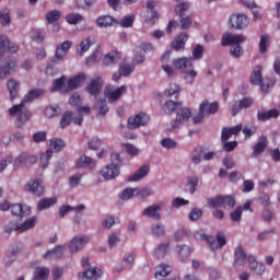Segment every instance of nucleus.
<instances>
[{
	"label": "nucleus",
	"mask_w": 280,
	"mask_h": 280,
	"mask_svg": "<svg viewBox=\"0 0 280 280\" xmlns=\"http://www.w3.org/2000/svg\"><path fill=\"white\" fill-rule=\"evenodd\" d=\"M24 189L37 198L45 195V186H43V180L39 178L28 180Z\"/></svg>",
	"instance_id": "obj_8"
},
{
	"label": "nucleus",
	"mask_w": 280,
	"mask_h": 280,
	"mask_svg": "<svg viewBox=\"0 0 280 280\" xmlns=\"http://www.w3.org/2000/svg\"><path fill=\"white\" fill-rule=\"evenodd\" d=\"M11 213L15 218L23 220V218H27V215H32V208L30 206L14 203V205H11Z\"/></svg>",
	"instance_id": "obj_13"
},
{
	"label": "nucleus",
	"mask_w": 280,
	"mask_h": 280,
	"mask_svg": "<svg viewBox=\"0 0 280 280\" xmlns=\"http://www.w3.org/2000/svg\"><path fill=\"white\" fill-rule=\"evenodd\" d=\"M119 60H121V52L112 50L104 56L103 65L104 67H115Z\"/></svg>",
	"instance_id": "obj_21"
},
{
	"label": "nucleus",
	"mask_w": 280,
	"mask_h": 280,
	"mask_svg": "<svg viewBox=\"0 0 280 280\" xmlns=\"http://www.w3.org/2000/svg\"><path fill=\"white\" fill-rule=\"evenodd\" d=\"M208 205L211 209H220L222 207V195L209 199Z\"/></svg>",
	"instance_id": "obj_60"
},
{
	"label": "nucleus",
	"mask_w": 280,
	"mask_h": 280,
	"mask_svg": "<svg viewBox=\"0 0 280 280\" xmlns=\"http://www.w3.org/2000/svg\"><path fill=\"white\" fill-rule=\"evenodd\" d=\"M261 71H264V67H261L260 65L256 66L250 75V82L252 84H255L256 86H259L262 82V78H261Z\"/></svg>",
	"instance_id": "obj_35"
},
{
	"label": "nucleus",
	"mask_w": 280,
	"mask_h": 280,
	"mask_svg": "<svg viewBox=\"0 0 280 280\" xmlns=\"http://www.w3.org/2000/svg\"><path fill=\"white\" fill-rule=\"evenodd\" d=\"M223 209H233L235 207V197L233 195L222 196Z\"/></svg>",
	"instance_id": "obj_49"
},
{
	"label": "nucleus",
	"mask_w": 280,
	"mask_h": 280,
	"mask_svg": "<svg viewBox=\"0 0 280 280\" xmlns=\"http://www.w3.org/2000/svg\"><path fill=\"white\" fill-rule=\"evenodd\" d=\"M8 54H16L19 51V46L13 43H10V39L5 35L0 36V58H3Z\"/></svg>",
	"instance_id": "obj_10"
},
{
	"label": "nucleus",
	"mask_w": 280,
	"mask_h": 280,
	"mask_svg": "<svg viewBox=\"0 0 280 280\" xmlns=\"http://www.w3.org/2000/svg\"><path fill=\"white\" fill-rule=\"evenodd\" d=\"M54 156V151L46 150L45 153L40 154V167L42 170H46V167L49 165V159Z\"/></svg>",
	"instance_id": "obj_46"
},
{
	"label": "nucleus",
	"mask_w": 280,
	"mask_h": 280,
	"mask_svg": "<svg viewBox=\"0 0 280 280\" xmlns=\"http://www.w3.org/2000/svg\"><path fill=\"white\" fill-rule=\"evenodd\" d=\"M119 72L126 78L128 75H130V73H132V71H135V67L130 66V63L122 61L119 66Z\"/></svg>",
	"instance_id": "obj_51"
},
{
	"label": "nucleus",
	"mask_w": 280,
	"mask_h": 280,
	"mask_svg": "<svg viewBox=\"0 0 280 280\" xmlns=\"http://www.w3.org/2000/svg\"><path fill=\"white\" fill-rule=\"evenodd\" d=\"M34 226H36V217H32L23 224L19 225V231L20 233H25V231H30V229H34Z\"/></svg>",
	"instance_id": "obj_43"
},
{
	"label": "nucleus",
	"mask_w": 280,
	"mask_h": 280,
	"mask_svg": "<svg viewBox=\"0 0 280 280\" xmlns=\"http://www.w3.org/2000/svg\"><path fill=\"white\" fill-rule=\"evenodd\" d=\"M73 121V113L72 112H65L60 119V128L65 129L71 125Z\"/></svg>",
	"instance_id": "obj_45"
},
{
	"label": "nucleus",
	"mask_w": 280,
	"mask_h": 280,
	"mask_svg": "<svg viewBox=\"0 0 280 280\" xmlns=\"http://www.w3.org/2000/svg\"><path fill=\"white\" fill-rule=\"evenodd\" d=\"M172 273V266L166 264H161L155 267V277H167Z\"/></svg>",
	"instance_id": "obj_41"
},
{
	"label": "nucleus",
	"mask_w": 280,
	"mask_h": 280,
	"mask_svg": "<svg viewBox=\"0 0 280 280\" xmlns=\"http://www.w3.org/2000/svg\"><path fill=\"white\" fill-rule=\"evenodd\" d=\"M110 164L104 166L100 174L105 178V180H113L117 178L120 174L121 165H124V160H121V155L119 153L110 154Z\"/></svg>",
	"instance_id": "obj_3"
},
{
	"label": "nucleus",
	"mask_w": 280,
	"mask_h": 280,
	"mask_svg": "<svg viewBox=\"0 0 280 280\" xmlns=\"http://www.w3.org/2000/svg\"><path fill=\"white\" fill-rule=\"evenodd\" d=\"M49 277V269L39 267L34 272V280H47Z\"/></svg>",
	"instance_id": "obj_44"
},
{
	"label": "nucleus",
	"mask_w": 280,
	"mask_h": 280,
	"mask_svg": "<svg viewBox=\"0 0 280 280\" xmlns=\"http://www.w3.org/2000/svg\"><path fill=\"white\" fill-rule=\"evenodd\" d=\"M92 45H93V40L91 39V37L83 39L80 43L79 48H78L79 56H84V54H86V51H89V49H91Z\"/></svg>",
	"instance_id": "obj_42"
},
{
	"label": "nucleus",
	"mask_w": 280,
	"mask_h": 280,
	"mask_svg": "<svg viewBox=\"0 0 280 280\" xmlns=\"http://www.w3.org/2000/svg\"><path fill=\"white\" fill-rule=\"evenodd\" d=\"M103 85L104 80L101 77H97L90 82V84L86 88V91L88 93H90V95H100Z\"/></svg>",
	"instance_id": "obj_24"
},
{
	"label": "nucleus",
	"mask_w": 280,
	"mask_h": 280,
	"mask_svg": "<svg viewBox=\"0 0 280 280\" xmlns=\"http://www.w3.org/2000/svg\"><path fill=\"white\" fill-rule=\"evenodd\" d=\"M46 93L43 89H33L31 90L23 98V101L19 105H14L9 109V114L11 117H16V126L21 128V126H25L27 121H30V117L32 114L27 110H23L25 108V104L33 102L34 100H38V97H43Z\"/></svg>",
	"instance_id": "obj_1"
},
{
	"label": "nucleus",
	"mask_w": 280,
	"mask_h": 280,
	"mask_svg": "<svg viewBox=\"0 0 280 280\" xmlns=\"http://www.w3.org/2000/svg\"><path fill=\"white\" fill-rule=\"evenodd\" d=\"M240 43H246V36L237 35L232 33H225L222 36L221 45L222 47H230V54L233 58H241L242 54H244V48L240 46Z\"/></svg>",
	"instance_id": "obj_2"
},
{
	"label": "nucleus",
	"mask_w": 280,
	"mask_h": 280,
	"mask_svg": "<svg viewBox=\"0 0 280 280\" xmlns=\"http://www.w3.org/2000/svg\"><path fill=\"white\" fill-rule=\"evenodd\" d=\"M199 110H201L206 117H209V115H215V113L220 110V106L218 102L209 103V101L205 100L200 103Z\"/></svg>",
	"instance_id": "obj_19"
},
{
	"label": "nucleus",
	"mask_w": 280,
	"mask_h": 280,
	"mask_svg": "<svg viewBox=\"0 0 280 280\" xmlns=\"http://www.w3.org/2000/svg\"><path fill=\"white\" fill-rule=\"evenodd\" d=\"M38 161V156L32 155L27 152H23L20 154L14 161V167H21L24 165L25 167L30 165H34Z\"/></svg>",
	"instance_id": "obj_11"
},
{
	"label": "nucleus",
	"mask_w": 280,
	"mask_h": 280,
	"mask_svg": "<svg viewBox=\"0 0 280 280\" xmlns=\"http://www.w3.org/2000/svg\"><path fill=\"white\" fill-rule=\"evenodd\" d=\"M187 40H189V35L187 33H180L172 43L171 47L175 51H183L185 49V45H187Z\"/></svg>",
	"instance_id": "obj_20"
},
{
	"label": "nucleus",
	"mask_w": 280,
	"mask_h": 280,
	"mask_svg": "<svg viewBox=\"0 0 280 280\" xmlns=\"http://www.w3.org/2000/svg\"><path fill=\"white\" fill-rule=\"evenodd\" d=\"M86 244H89V236H74L69 244V250L70 253H78L82 250Z\"/></svg>",
	"instance_id": "obj_15"
},
{
	"label": "nucleus",
	"mask_w": 280,
	"mask_h": 280,
	"mask_svg": "<svg viewBox=\"0 0 280 280\" xmlns=\"http://www.w3.org/2000/svg\"><path fill=\"white\" fill-rule=\"evenodd\" d=\"M230 23L234 30H244L245 27H248L249 20L245 14H232Z\"/></svg>",
	"instance_id": "obj_12"
},
{
	"label": "nucleus",
	"mask_w": 280,
	"mask_h": 280,
	"mask_svg": "<svg viewBox=\"0 0 280 280\" xmlns=\"http://www.w3.org/2000/svg\"><path fill=\"white\" fill-rule=\"evenodd\" d=\"M126 91H128V88L126 85H121L113 92H107L106 97L109 100V102H117V100H119V97H121Z\"/></svg>",
	"instance_id": "obj_37"
},
{
	"label": "nucleus",
	"mask_w": 280,
	"mask_h": 280,
	"mask_svg": "<svg viewBox=\"0 0 280 280\" xmlns=\"http://www.w3.org/2000/svg\"><path fill=\"white\" fill-rule=\"evenodd\" d=\"M100 277H102V270L96 268H91L79 273V278L83 280H97Z\"/></svg>",
	"instance_id": "obj_28"
},
{
	"label": "nucleus",
	"mask_w": 280,
	"mask_h": 280,
	"mask_svg": "<svg viewBox=\"0 0 280 280\" xmlns=\"http://www.w3.org/2000/svg\"><path fill=\"white\" fill-rule=\"evenodd\" d=\"M97 27H113V25H117L119 21L110 15H101L95 21Z\"/></svg>",
	"instance_id": "obj_26"
},
{
	"label": "nucleus",
	"mask_w": 280,
	"mask_h": 280,
	"mask_svg": "<svg viewBox=\"0 0 280 280\" xmlns=\"http://www.w3.org/2000/svg\"><path fill=\"white\" fill-rule=\"evenodd\" d=\"M180 106H183V103L168 100L164 104V113H166V115H172V113H176V109Z\"/></svg>",
	"instance_id": "obj_38"
},
{
	"label": "nucleus",
	"mask_w": 280,
	"mask_h": 280,
	"mask_svg": "<svg viewBox=\"0 0 280 280\" xmlns=\"http://www.w3.org/2000/svg\"><path fill=\"white\" fill-rule=\"evenodd\" d=\"M217 241L213 236L207 235L202 231H198L195 233V238L196 240H201V242H206L212 250H218V248H222L223 246H226V236L222 232H218L217 235Z\"/></svg>",
	"instance_id": "obj_4"
},
{
	"label": "nucleus",
	"mask_w": 280,
	"mask_h": 280,
	"mask_svg": "<svg viewBox=\"0 0 280 280\" xmlns=\"http://www.w3.org/2000/svg\"><path fill=\"white\" fill-rule=\"evenodd\" d=\"M56 202H58V199L56 197L43 198L37 203V211H45V209H50V207H54Z\"/></svg>",
	"instance_id": "obj_36"
},
{
	"label": "nucleus",
	"mask_w": 280,
	"mask_h": 280,
	"mask_svg": "<svg viewBox=\"0 0 280 280\" xmlns=\"http://www.w3.org/2000/svg\"><path fill=\"white\" fill-rule=\"evenodd\" d=\"M259 86H260L262 93H268V90H270L275 86V81H272V79H270V78H265L260 82Z\"/></svg>",
	"instance_id": "obj_55"
},
{
	"label": "nucleus",
	"mask_w": 280,
	"mask_h": 280,
	"mask_svg": "<svg viewBox=\"0 0 280 280\" xmlns=\"http://www.w3.org/2000/svg\"><path fill=\"white\" fill-rule=\"evenodd\" d=\"M279 109H270L267 112H258L257 119L258 121H270V119H277L279 117Z\"/></svg>",
	"instance_id": "obj_30"
},
{
	"label": "nucleus",
	"mask_w": 280,
	"mask_h": 280,
	"mask_svg": "<svg viewBox=\"0 0 280 280\" xmlns=\"http://www.w3.org/2000/svg\"><path fill=\"white\" fill-rule=\"evenodd\" d=\"M85 81H86V74L84 73H80L73 77L72 79H69L67 82L68 88L66 92L69 93V91H73L79 86H82V84H84Z\"/></svg>",
	"instance_id": "obj_22"
},
{
	"label": "nucleus",
	"mask_w": 280,
	"mask_h": 280,
	"mask_svg": "<svg viewBox=\"0 0 280 280\" xmlns=\"http://www.w3.org/2000/svg\"><path fill=\"white\" fill-rule=\"evenodd\" d=\"M61 16L62 13L59 10L49 11L46 14V22L48 25H52V23H58Z\"/></svg>",
	"instance_id": "obj_40"
},
{
	"label": "nucleus",
	"mask_w": 280,
	"mask_h": 280,
	"mask_svg": "<svg viewBox=\"0 0 280 280\" xmlns=\"http://www.w3.org/2000/svg\"><path fill=\"white\" fill-rule=\"evenodd\" d=\"M45 116L48 117V119H51L54 117H58V107L54 105H49L45 108Z\"/></svg>",
	"instance_id": "obj_62"
},
{
	"label": "nucleus",
	"mask_w": 280,
	"mask_h": 280,
	"mask_svg": "<svg viewBox=\"0 0 280 280\" xmlns=\"http://www.w3.org/2000/svg\"><path fill=\"white\" fill-rule=\"evenodd\" d=\"M267 148H268V137L260 136L258 139V142L254 145L252 158L255 159L257 154H261L262 152H266Z\"/></svg>",
	"instance_id": "obj_25"
},
{
	"label": "nucleus",
	"mask_w": 280,
	"mask_h": 280,
	"mask_svg": "<svg viewBox=\"0 0 280 280\" xmlns=\"http://www.w3.org/2000/svg\"><path fill=\"white\" fill-rule=\"evenodd\" d=\"M167 250H170V243H161L154 250V257L163 259L167 255Z\"/></svg>",
	"instance_id": "obj_39"
},
{
	"label": "nucleus",
	"mask_w": 280,
	"mask_h": 280,
	"mask_svg": "<svg viewBox=\"0 0 280 280\" xmlns=\"http://www.w3.org/2000/svg\"><path fill=\"white\" fill-rule=\"evenodd\" d=\"M83 20L84 18L79 13H70L66 16V21L69 25H78V23H82Z\"/></svg>",
	"instance_id": "obj_47"
},
{
	"label": "nucleus",
	"mask_w": 280,
	"mask_h": 280,
	"mask_svg": "<svg viewBox=\"0 0 280 280\" xmlns=\"http://www.w3.org/2000/svg\"><path fill=\"white\" fill-rule=\"evenodd\" d=\"M45 30H37L32 35V40H34V43H43L45 40Z\"/></svg>",
	"instance_id": "obj_61"
},
{
	"label": "nucleus",
	"mask_w": 280,
	"mask_h": 280,
	"mask_svg": "<svg viewBox=\"0 0 280 280\" xmlns=\"http://www.w3.org/2000/svg\"><path fill=\"white\" fill-rule=\"evenodd\" d=\"M268 45H270V36L261 35L259 42V52L266 54V51H268Z\"/></svg>",
	"instance_id": "obj_52"
},
{
	"label": "nucleus",
	"mask_w": 280,
	"mask_h": 280,
	"mask_svg": "<svg viewBox=\"0 0 280 280\" xmlns=\"http://www.w3.org/2000/svg\"><path fill=\"white\" fill-rule=\"evenodd\" d=\"M147 174H150V166L143 165L135 174L130 175L128 180L129 183H136L137 180L145 178Z\"/></svg>",
	"instance_id": "obj_33"
},
{
	"label": "nucleus",
	"mask_w": 280,
	"mask_h": 280,
	"mask_svg": "<svg viewBox=\"0 0 280 280\" xmlns=\"http://www.w3.org/2000/svg\"><path fill=\"white\" fill-rule=\"evenodd\" d=\"M19 86H20L19 82L14 79H10L7 82V89L10 93L11 102H14V100L19 97Z\"/></svg>",
	"instance_id": "obj_34"
},
{
	"label": "nucleus",
	"mask_w": 280,
	"mask_h": 280,
	"mask_svg": "<svg viewBox=\"0 0 280 280\" xmlns=\"http://www.w3.org/2000/svg\"><path fill=\"white\" fill-rule=\"evenodd\" d=\"M65 77H61L52 82L51 91H62V86H65Z\"/></svg>",
	"instance_id": "obj_64"
},
{
	"label": "nucleus",
	"mask_w": 280,
	"mask_h": 280,
	"mask_svg": "<svg viewBox=\"0 0 280 280\" xmlns=\"http://www.w3.org/2000/svg\"><path fill=\"white\" fill-rule=\"evenodd\" d=\"M118 25H120V27H132V25H135V15H127L122 18L118 22Z\"/></svg>",
	"instance_id": "obj_56"
},
{
	"label": "nucleus",
	"mask_w": 280,
	"mask_h": 280,
	"mask_svg": "<svg viewBox=\"0 0 280 280\" xmlns=\"http://www.w3.org/2000/svg\"><path fill=\"white\" fill-rule=\"evenodd\" d=\"M71 45L72 43L70 40H66L60 46H58L52 62H58V60H62V58H65V56H67V54L71 49Z\"/></svg>",
	"instance_id": "obj_23"
},
{
	"label": "nucleus",
	"mask_w": 280,
	"mask_h": 280,
	"mask_svg": "<svg viewBox=\"0 0 280 280\" xmlns=\"http://www.w3.org/2000/svg\"><path fill=\"white\" fill-rule=\"evenodd\" d=\"M65 255V246L58 245L44 254V259H60Z\"/></svg>",
	"instance_id": "obj_29"
},
{
	"label": "nucleus",
	"mask_w": 280,
	"mask_h": 280,
	"mask_svg": "<svg viewBox=\"0 0 280 280\" xmlns=\"http://www.w3.org/2000/svg\"><path fill=\"white\" fill-rule=\"evenodd\" d=\"M95 110H97L98 115H106L108 113V104H106L105 100H100L94 105Z\"/></svg>",
	"instance_id": "obj_50"
},
{
	"label": "nucleus",
	"mask_w": 280,
	"mask_h": 280,
	"mask_svg": "<svg viewBox=\"0 0 280 280\" xmlns=\"http://www.w3.org/2000/svg\"><path fill=\"white\" fill-rule=\"evenodd\" d=\"M246 264V252L238 245L234 250V266H244Z\"/></svg>",
	"instance_id": "obj_31"
},
{
	"label": "nucleus",
	"mask_w": 280,
	"mask_h": 280,
	"mask_svg": "<svg viewBox=\"0 0 280 280\" xmlns=\"http://www.w3.org/2000/svg\"><path fill=\"white\" fill-rule=\"evenodd\" d=\"M172 65L174 69H177V71H183V73H187V75L191 78V80H194V78L198 75V72L194 70V62L191 61V58H187V57L175 58L173 59Z\"/></svg>",
	"instance_id": "obj_5"
},
{
	"label": "nucleus",
	"mask_w": 280,
	"mask_h": 280,
	"mask_svg": "<svg viewBox=\"0 0 280 280\" xmlns=\"http://www.w3.org/2000/svg\"><path fill=\"white\" fill-rule=\"evenodd\" d=\"M202 161V147H197L191 156V162L195 163V165H198Z\"/></svg>",
	"instance_id": "obj_57"
},
{
	"label": "nucleus",
	"mask_w": 280,
	"mask_h": 280,
	"mask_svg": "<svg viewBox=\"0 0 280 280\" xmlns=\"http://www.w3.org/2000/svg\"><path fill=\"white\" fill-rule=\"evenodd\" d=\"M96 163L97 162L93 158L81 155L79 159H77L74 163V167L77 170H82V168L93 170Z\"/></svg>",
	"instance_id": "obj_18"
},
{
	"label": "nucleus",
	"mask_w": 280,
	"mask_h": 280,
	"mask_svg": "<svg viewBox=\"0 0 280 280\" xmlns=\"http://www.w3.org/2000/svg\"><path fill=\"white\" fill-rule=\"evenodd\" d=\"M12 22V19L10 18V10L3 9L0 11V24L3 27H7V25H10Z\"/></svg>",
	"instance_id": "obj_48"
},
{
	"label": "nucleus",
	"mask_w": 280,
	"mask_h": 280,
	"mask_svg": "<svg viewBox=\"0 0 280 280\" xmlns=\"http://www.w3.org/2000/svg\"><path fill=\"white\" fill-rule=\"evenodd\" d=\"M191 117V109L182 108L180 113H177L175 120L171 121L168 125L170 132L180 128L184 121H187Z\"/></svg>",
	"instance_id": "obj_9"
},
{
	"label": "nucleus",
	"mask_w": 280,
	"mask_h": 280,
	"mask_svg": "<svg viewBox=\"0 0 280 280\" xmlns=\"http://www.w3.org/2000/svg\"><path fill=\"white\" fill-rule=\"evenodd\" d=\"M154 191H152V188L144 187V188H137L136 196H139L140 198H149V196H152Z\"/></svg>",
	"instance_id": "obj_63"
},
{
	"label": "nucleus",
	"mask_w": 280,
	"mask_h": 280,
	"mask_svg": "<svg viewBox=\"0 0 280 280\" xmlns=\"http://www.w3.org/2000/svg\"><path fill=\"white\" fill-rule=\"evenodd\" d=\"M133 196H137V188H126L119 195L121 200H130Z\"/></svg>",
	"instance_id": "obj_54"
},
{
	"label": "nucleus",
	"mask_w": 280,
	"mask_h": 280,
	"mask_svg": "<svg viewBox=\"0 0 280 280\" xmlns=\"http://www.w3.org/2000/svg\"><path fill=\"white\" fill-rule=\"evenodd\" d=\"M142 215L145 218H153L154 220H161V206L152 205L143 210Z\"/></svg>",
	"instance_id": "obj_27"
},
{
	"label": "nucleus",
	"mask_w": 280,
	"mask_h": 280,
	"mask_svg": "<svg viewBox=\"0 0 280 280\" xmlns=\"http://www.w3.org/2000/svg\"><path fill=\"white\" fill-rule=\"evenodd\" d=\"M16 67H19L16 60H7V62L0 67V80H3V78H8V75H12V73H15Z\"/></svg>",
	"instance_id": "obj_17"
},
{
	"label": "nucleus",
	"mask_w": 280,
	"mask_h": 280,
	"mask_svg": "<svg viewBox=\"0 0 280 280\" xmlns=\"http://www.w3.org/2000/svg\"><path fill=\"white\" fill-rule=\"evenodd\" d=\"M159 5V1L156 0H149L147 1V8L151 12V16L147 18L144 20V23H148V25H154L159 19H161V15L159 14V11L154 10Z\"/></svg>",
	"instance_id": "obj_14"
},
{
	"label": "nucleus",
	"mask_w": 280,
	"mask_h": 280,
	"mask_svg": "<svg viewBox=\"0 0 280 280\" xmlns=\"http://www.w3.org/2000/svg\"><path fill=\"white\" fill-rule=\"evenodd\" d=\"M176 93H180V86L176 83H171L170 89L165 90L164 95L172 97V95H176Z\"/></svg>",
	"instance_id": "obj_59"
},
{
	"label": "nucleus",
	"mask_w": 280,
	"mask_h": 280,
	"mask_svg": "<svg viewBox=\"0 0 280 280\" xmlns=\"http://www.w3.org/2000/svg\"><path fill=\"white\" fill-rule=\"evenodd\" d=\"M187 10H189V2H182L175 8V13L180 19L182 30H189V27H191V18L189 15H185Z\"/></svg>",
	"instance_id": "obj_6"
},
{
	"label": "nucleus",
	"mask_w": 280,
	"mask_h": 280,
	"mask_svg": "<svg viewBox=\"0 0 280 280\" xmlns=\"http://www.w3.org/2000/svg\"><path fill=\"white\" fill-rule=\"evenodd\" d=\"M121 148L125 150V152L127 154H129V156H138L139 155V150L137 149V147H135L131 143H122Z\"/></svg>",
	"instance_id": "obj_53"
},
{
	"label": "nucleus",
	"mask_w": 280,
	"mask_h": 280,
	"mask_svg": "<svg viewBox=\"0 0 280 280\" xmlns=\"http://www.w3.org/2000/svg\"><path fill=\"white\" fill-rule=\"evenodd\" d=\"M255 104V101L250 97H243L241 101H235L232 105V116L235 117L242 109L250 108Z\"/></svg>",
	"instance_id": "obj_16"
},
{
	"label": "nucleus",
	"mask_w": 280,
	"mask_h": 280,
	"mask_svg": "<svg viewBox=\"0 0 280 280\" xmlns=\"http://www.w3.org/2000/svg\"><path fill=\"white\" fill-rule=\"evenodd\" d=\"M178 259L182 264H186L189 261V257H191V247L188 245L177 246Z\"/></svg>",
	"instance_id": "obj_32"
},
{
	"label": "nucleus",
	"mask_w": 280,
	"mask_h": 280,
	"mask_svg": "<svg viewBox=\"0 0 280 280\" xmlns=\"http://www.w3.org/2000/svg\"><path fill=\"white\" fill-rule=\"evenodd\" d=\"M150 124V116L143 112L129 117L127 122V128L129 130H137V128H141V126H148Z\"/></svg>",
	"instance_id": "obj_7"
},
{
	"label": "nucleus",
	"mask_w": 280,
	"mask_h": 280,
	"mask_svg": "<svg viewBox=\"0 0 280 280\" xmlns=\"http://www.w3.org/2000/svg\"><path fill=\"white\" fill-rule=\"evenodd\" d=\"M50 145L52 147V150H55V152H60L65 148L66 143L62 139H54L50 140Z\"/></svg>",
	"instance_id": "obj_58"
}]
</instances>
